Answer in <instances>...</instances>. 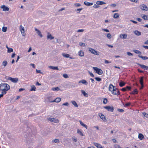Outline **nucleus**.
<instances>
[{"label": "nucleus", "instance_id": "nucleus-1", "mask_svg": "<svg viewBox=\"0 0 148 148\" xmlns=\"http://www.w3.org/2000/svg\"><path fill=\"white\" fill-rule=\"evenodd\" d=\"M10 89V86L7 84H0V90L2 91V92H6Z\"/></svg>", "mask_w": 148, "mask_h": 148}, {"label": "nucleus", "instance_id": "nucleus-2", "mask_svg": "<svg viewBox=\"0 0 148 148\" xmlns=\"http://www.w3.org/2000/svg\"><path fill=\"white\" fill-rule=\"evenodd\" d=\"M109 89L110 91L114 92V91L116 92H120L119 89L116 88L112 84H110L109 86Z\"/></svg>", "mask_w": 148, "mask_h": 148}, {"label": "nucleus", "instance_id": "nucleus-3", "mask_svg": "<svg viewBox=\"0 0 148 148\" xmlns=\"http://www.w3.org/2000/svg\"><path fill=\"white\" fill-rule=\"evenodd\" d=\"M93 68L94 70L96 71V73L99 75H101L103 73V71L101 69H99L97 67H93Z\"/></svg>", "mask_w": 148, "mask_h": 148}, {"label": "nucleus", "instance_id": "nucleus-4", "mask_svg": "<svg viewBox=\"0 0 148 148\" xmlns=\"http://www.w3.org/2000/svg\"><path fill=\"white\" fill-rule=\"evenodd\" d=\"M88 49V51L89 52L91 53H92L95 55H99V54H98V52L94 49L91 48H89Z\"/></svg>", "mask_w": 148, "mask_h": 148}, {"label": "nucleus", "instance_id": "nucleus-5", "mask_svg": "<svg viewBox=\"0 0 148 148\" xmlns=\"http://www.w3.org/2000/svg\"><path fill=\"white\" fill-rule=\"evenodd\" d=\"M104 108L107 110L109 111L113 112L114 111V107L110 106H104Z\"/></svg>", "mask_w": 148, "mask_h": 148}, {"label": "nucleus", "instance_id": "nucleus-6", "mask_svg": "<svg viewBox=\"0 0 148 148\" xmlns=\"http://www.w3.org/2000/svg\"><path fill=\"white\" fill-rule=\"evenodd\" d=\"M131 87L130 86H127L126 87H124L121 89V90L123 92H125L126 91H129L130 90Z\"/></svg>", "mask_w": 148, "mask_h": 148}, {"label": "nucleus", "instance_id": "nucleus-7", "mask_svg": "<svg viewBox=\"0 0 148 148\" xmlns=\"http://www.w3.org/2000/svg\"><path fill=\"white\" fill-rule=\"evenodd\" d=\"M99 115L101 119L104 122L106 121L107 119L105 116L103 115L102 114L100 113L99 114Z\"/></svg>", "mask_w": 148, "mask_h": 148}, {"label": "nucleus", "instance_id": "nucleus-8", "mask_svg": "<svg viewBox=\"0 0 148 148\" xmlns=\"http://www.w3.org/2000/svg\"><path fill=\"white\" fill-rule=\"evenodd\" d=\"M140 7L142 10L147 11L148 10V8L144 4H142L140 5Z\"/></svg>", "mask_w": 148, "mask_h": 148}, {"label": "nucleus", "instance_id": "nucleus-9", "mask_svg": "<svg viewBox=\"0 0 148 148\" xmlns=\"http://www.w3.org/2000/svg\"><path fill=\"white\" fill-rule=\"evenodd\" d=\"M61 101V99L60 97H57L56 99L52 101H50L49 102L51 103L52 102H56L58 103Z\"/></svg>", "mask_w": 148, "mask_h": 148}, {"label": "nucleus", "instance_id": "nucleus-10", "mask_svg": "<svg viewBox=\"0 0 148 148\" xmlns=\"http://www.w3.org/2000/svg\"><path fill=\"white\" fill-rule=\"evenodd\" d=\"M48 120L49 121L56 123H58L59 122L58 119H56L54 118H49Z\"/></svg>", "mask_w": 148, "mask_h": 148}, {"label": "nucleus", "instance_id": "nucleus-11", "mask_svg": "<svg viewBox=\"0 0 148 148\" xmlns=\"http://www.w3.org/2000/svg\"><path fill=\"white\" fill-rule=\"evenodd\" d=\"M9 79L12 82L14 83L17 82L18 80V79L17 78H12L10 77Z\"/></svg>", "mask_w": 148, "mask_h": 148}, {"label": "nucleus", "instance_id": "nucleus-12", "mask_svg": "<svg viewBox=\"0 0 148 148\" xmlns=\"http://www.w3.org/2000/svg\"><path fill=\"white\" fill-rule=\"evenodd\" d=\"M62 55L65 58H70L71 59H75V58H73L72 57H69V55L68 54H66L65 53H62Z\"/></svg>", "mask_w": 148, "mask_h": 148}, {"label": "nucleus", "instance_id": "nucleus-13", "mask_svg": "<svg viewBox=\"0 0 148 148\" xmlns=\"http://www.w3.org/2000/svg\"><path fill=\"white\" fill-rule=\"evenodd\" d=\"M138 65L144 70H148V66H147L139 64H138Z\"/></svg>", "mask_w": 148, "mask_h": 148}, {"label": "nucleus", "instance_id": "nucleus-14", "mask_svg": "<svg viewBox=\"0 0 148 148\" xmlns=\"http://www.w3.org/2000/svg\"><path fill=\"white\" fill-rule=\"evenodd\" d=\"M15 97H14L12 98L11 100L10 101V102L11 103H14V102L15 101L18 99L19 98H20V97L19 96H16L15 99H14Z\"/></svg>", "mask_w": 148, "mask_h": 148}, {"label": "nucleus", "instance_id": "nucleus-15", "mask_svg": "<svg viewBox=\"0 0 148 148\" xmlns=\"http://www.w3.org/2000/svg\"><path fill=\"white\" fill-rule=\"evenodd\" d=\"M1 8L3 9V11H8L9 9L8 7L5 6V5H3L1 7Z\"/></svg>", "mask_w": 148, "mask_h": 148}, {"label": "nucleus", "instance_id": "nucleus-16", "mask_svg": "<svg viewBox=\"0 0 148 148\" xmlns=\"http://www.w3.org/2000/svg\"><path fill=\"white\" fill-rule=\"evenodd\" d=\"M94 145L98 148H104L103 146H101L100 144L97 143H94Z\"/></svg>", "mask_w": 148, "mask_h": 148}, {"label": "nucleus", "instance_id": "nucleus-17", "mask_svg": "<svg viewBox=\"0 0 148 148\" xmlns=\"http://www.w3.org/2000/svg\"><path fill=\"white\" fill-rule=\"evenodd\" d=\"M120 37L121 38L123 39H126L127 37V34H121L120 35Z\"/></svg>", "mask_w": 148, "mask_h": 148}, {"label": "nucleus", "instance_id": "nucleus-18", "mask_svg": "<svg viewBox=\"0 0 148 148\" xmlns=\"http://www.w3.org/2000/svg\"><path fill=\"white\" fill-rule=\"evenodd\" d=\"M96 3L97 5H101L105 4H106V3L103 1H98L96 2Z\"/></svg>", "mask_w": 148, "mask_h": 148}, {"label": "nucleus", "instance_id": "nucleus-19", "mask_svg": "<svg viewBox=\"0 0 148 148\" xmlns=\"http://www.w3.org/2000/svg\"><path fill=\"white\" fill-rule=\"evenodd\" d=\"M84 3L85 5L88 6L92 5L93 4L92 3H90L86 1H84Z\"/></svg>", "mask_w": 148, "mask_h": 148}, {"label": "nucleus", "instance_id": "nucleus-20", "mask_svg": "<svg viewBox=\"0 0 148 148\" xmlns=\"http://www.w3.org/2000/svg\"><path fill=\"white\" fill-rule=\"evenodd\" d=\"M143 77H141L140 78L139 82L140 84L141 85L142 87L143 86Z\"/></svg>", "mask_w": 148, "mask_h": 148}, {"label": "nucleus", "instance_id": "nucleus-21", "mask_svg": "<svg viewBox=\"0 0 148 148\" xmlns=\"http://www.w3.org/2000/svg\"><path fill=\"white\" fill-rule=\"evenodd\" d=\"M80 83H82L83 84H84L86 85H87L88 84V82H87L84 79H82L79 82Z\"/></svg>", "mask_w": 148, "mask_h": 148}, {"label": "nucleus", "instance_id": "nucleus-22", "mask_svg": "<svg viewBox=\"0 0 148 148\" xmlns=\"http://www.w3.org/2000/svg\"><path fill=\"white\" fill-rule=\"evenodd\" d=\"M138 138L140 140H143L144 138V136L141 134H139L138 136Z\"/></svg>", "mask_w": 148, "mask_h": 148}, {"label": "nucleus", "instance_id": "nucleus-23", "mask_svg": "<svg viewBox=\"0 0 148 148\" xmlns=\"http://www.w3.org/2000/svg\"><path fill=\"white\" fill-rule=\"evenodd\" d=\"M35 31H37V33L38 34V35L39 36H40L41 37H42V34H41V32L39 30L37 29L36 28H35Z\"/></svg>", "mask_w": 148, "mask_h": 148}, {"label": "nucleus", "instance_id": "nucleus-24", "mask_svg": "<svg viewBox=\"0 0 148 148\" xmlns=\"http://www.w3.org/2000/svg\"><path fill=\"white\" fill-rule=\"evenodd\" d=\"M79 55L81 57L83 56H84V51L82 50L78 52Z\"/></svg>", "mask_w": 148, "mask_h": 148}, {"label": "nucleus", "instance_id": "nucleus-25", "mask_svg": "<svg viewBox=\"0 0 148 148\" xmlns=\"http://www.w3.org/2000/svg\"><path fill=\"white\" fill-rule=\"evenodd\" d=\"M49 68L53 70H58V66H49Z\"/></svg>", "mask_w": 148, "mask_h": 148}, {"label": "nucleus", "instance_id": "nucleus-26", "mask_svg": "<svg viewBox=\"0 0 148 148\" xmlns=\"http://www.w3.org/2000/svg\"><path fill=\"white\" fill-rule=\"evenodd\" d=\"M80 124L83 127H85L86 129H87V126L85 124L83 123L81 121H79Z\"/></svg>", "mask_w": 148, "mask_h": 148}, {"label": "nucleus", "instance_id": "nucleus-27", "mask_svg": "<svg viewBox=\"0 0 148 148\" xmlns=\"http://www.w3.org/2000/svg\"><path fill=\"white\" fill-rule=\"evenodd\" d=\"M125 83L123 81H121L120 82L119 84V86L121 87H122L123 86L125 85Z\"/></svg>", "mask_w": 148, "mask_h": 148}, {"label": "nucleus", "instance_id": "nucleus-28", "mask_svg": "<svg viewBox=\"0 0 148 148\" xmlns=\"http://www.w3.org/2000/svg\"><path fill=\"white\" fill-rule=\"evenodd\" d=\"M134 33L135 34L138 36H140L141 35V33L138 30L135 31L134 32Z\"/></svg>", "mask_w": 148, "mask_h": 148}, {"label": "nucleus", "instance_id": "nucleus-29", "mask_svg": "<svg viewBox=\"0 0 148 148\" xmlns=\"http://www.w3.org/2000/svg\"><path fill=\"white\" fill-rule=\"evenodd\" d=\"M133 52L137 54L138 55H141V52L138 50H134L133 51Z\"/></svg>", "mask_w": 148, "mask_h": 148}, {"label": "nucleus", "instance_id": "nucleus-30", "mask_svg": "<svg viewBox=\"0 0 148 148\" xmlns=\"http://www.w3.org/2000/svg\"><path fill=\"white\" fill-rule=\"evenodd\" d=\"M74 105V106L76 107H77L78 106V105L77 104L76 102L74 101H72L71 102Z\"/></svg>", "mask_w": 148, "mask_h": 148}, {"label": "nucleus", "instance_id": "nucleus-31", "mask_svg": "<svg viewBox=\"0 0 148 148\" xmlns=\"http://www.w3.org/2000/svg\"><path fill=\"white\" fill-rule=\"evenodd\" d=\"M142 18L145 20H148V16L145 15H144L143 16H142Z\"/></svg>", "mask_w": 148, "mask_h": 148}, {"label": "nucleus", "instance_id": "nucleus-32", "mask_svg": "<svg viewBox=\"0 0 148 148\" xmlns=\"http://www.w3.org/2000/svg\"><path fill=\"white\" fill-rule=\"evenodd\" d=\"M139 57L141 58L143 60H145L148 59V57L147 56H138Z\"/></svg>", "mask_w": 148, "mask_h": 148}, {"label": "nucleus", "instance_id": "nucleus-33", "mask_svg": "<svg viewBox=\"0 0 148 148\" xmlns=\"http://www.w3.org/2000/svg\"><path fill=\"white\" fill-rule=\"evenodd\" d=\"M113 17L115 18H118L119 17V14L117 13H116L114 14Z\"/></svg>", "mask_w": 148, "mask_h": 148}, {"label": "nucleus", "instance_id": "nucleus-34", "mask_svg": "<svg viewBox=\"0 0 148 148\" xmlns=\"http://www.w3.org/2000/svg\"><path fill=\"white\" fill-rule=\"evenodd\" d=\"M7 64L8 62L6 60H4L2 62V65L4 67L5 66L7 65Z\"/></svg>", "mask_w": 148, "mask_h": 148}, {"label": "nucleus", "instance_id": "nucleus-35", "mask_svg": "<svg viewBox=\"0 0 148 148\" xmlns=\"http://www.w3.org/2000/svg\"><path fill=\"white\" fill-rule=\"evenodd\" d=\"M47 38L48 39H50L51 40L54 38V37H53L51 34L48 35L47 36Z\"/></svg>", "mask_w": 148, "mask_h": 148}, {"label": "nucleus", "instance_id": "nucleus-36", "mask_svg": "<svg viewBox=\"0 0 148 148\" xmlns=\"http://www.w3.org/2000/svg\"><path fill=\"white\" fill-rule=\"evenodd\" d=\"M36 90V88L34 85H32L31 86V88L30 89V91H35Z\"/></svg>", "mask_w": 148, "mask_h": 148}, {"label": "nucleus", "instance_id": "nucleus-37", "mask_svg": "<svg viewBox=\"0 0 148 148\" xmlns=\"http://www.w3.org/2000/svg\"><path fill=\"white\" fill-rule=\"evenodd\" d=\"M60 89V88L58 87H56L55 88H53L52 90L53 91H57Z\"/></svg>", "mask_w": 148, "mask_h": 148}, {"label": "nucleus", "instance_id": "nucleus-38", "mask_svg": "<svg viewBox=\"0 0 148 148\" xmlns=\"http://www.w3.org/2000/svg\"><path fill=\"white\" fill-rule=\"evenodd\" d=\"M77 133L79 134L81 136H83L84 134H83L82 133V132L79 130V129L77 130Z\"/></svg>", "mask_w": 148, "mask_h": 148}, {"label": "nucleus", "instance_id": "nucleus-39", "mask_svg": "<svg viewBox=\"0 0 148 148\" xmlns=\"http://www.w3.org/2000/svg\"><path fill=\"white\" fill-rule=\"evenodd\" d=\"M13 51V49L12 48H8V53H10Z\"/></svg>", "mask_w": 148, "mask_h": 148}, {"label": "nucleus", "instance_id": "nucleus-40", "mask_svg": "<svg viewBox=\"0 0 148 148\" xmlns=\"http://www.w3.org/2000/svg\"><path fill=\"white\" fill-rule=\"evenodd\" d=\"M95 79L97 81L100 82L101 80V79L100 78L98 77H95Z\"/></svg>", "mask_w": 148, "mask_h": 148}, {"label": "nucleus", "instance_id": "nucleus-41", "mask_svg": "<svg viewBox=\"0 0 148 148\" xmlns=\"http://www.w3.org/2000/svg\"><path fill=\"white\" fill-rule=\"evenodd\" d=\"M107 102V99L106 98H104L103 100V103L104 104H106Z\"/></svg>", "mask_w": 148, "mask_h": 148}, {"label": "nucleus", "instance_id": "nucleus-42", "mask_svg": "<svg viewBox=\"0 0 148 148\" xmlns=\"http://www.w3.org/2000/svg\"><path fill=\"white\" fill-rule=\"evenodd\" d=\"M7 27H3L2 28V31L3 32H5L7 31Z\"/></svg>", "mask_w": 148, "mask_h": 148}, {"label": "nucleus", "instance_id": "nucleus-43", "mask_svg": "<svg viewBox=\"0 0 148 148\" xmlns=\"http://www.w3.org/2000/svg\"><path fill=\"white\" fill-rule=\"evenodd\" d=\"M143 114L145 117L148 118V114H147L144 112L143 113Z\"/></svg>", "mask_w": 148, "mask_h": 148}, {"label": "nucleus", "instance_id": "nucleus-44", "mask_svg": "<svg viewBox=\"0 0 148 148\" xmlns=\"http://www.w3.org/2000/svg\"><path fill=\"white\" fill-rule=\"evenodd\" d=\"M117 110L120 112H123L124 111V110L123 109H118Z\"/></svg>", "mask_w": 148, "mask_h": 148}, {"label": "nucleus", "instance_id": "nucleus-45", "mask_svg": "<svg viewBox=\"0 0 148 148\" xmlns=\"http://www.w3.org/2000/svg\"><path fill=\"white\" fill-rule=\"evenodd\" d=\"M107 37L109 39H110L111 37V36L110 33H108L107 35Z\"/></svg>", "mask_w": 148, "mask_h": 148}, {"label": "nucleus", "instance_id": "nucleus-46", "mask_svg": "<svg viewBox=\"0 0 148 148\" xmlns=\"http://www.w3.org/2000/svg\"><path fill=\"white\" fill-rule=\"evenodd\" d=\"M74 5L76 7H79L81 6V4L79 3H75Z\"/></svg>", "mask_w": 148, "mask_h": 148}, {"label": "nucleus", "instance_id": "nucleus-47", "mask_svg": "<svg viewBox=\"0 0 148 148\" xmlns=\"http://www.w3.org/2000/svg\"><path fill=\"white\" fill-rule=\"evenodd\" d=\"M115 148H121V146L118 145H116L114 146Z\"/></svg>", "mask_w": 148, "mask_h": 148}, {"label": "nucleus", "instance_id": "nucleus-48", "mask_svg": "<svg viewBox=\"0 0 148 148\" xmlns=\"http://www.w3.org/2000/svg\"><path fill=\"white\" fill-rule=\"evenodd\" d=\"M79 45L80 46H84H84H85V43H82V42H80L79 43Z\"/></svg>", "mask_w": 148, "mask_h": 148}, {"label": "nucleus", "instance_id": "nucleus-49", "mask_svg": "<svg viewBox=\"0 0 148 148\" xmlns=\"http://www.w3.org/2000/svg\"><path fill=\"white\" fill-rule=\"evenodd\" d=\"M69 105V103L68 102H66L62 104V106H68Z\"/></svg>", "mask_w": 148, "mask_h": 148}, {"label": "nucleus", "instance_id": "nucleus-50", "mask_svg": "<svg viewBox=\"0 0 148 148\" xmlns=\"http://www.w3.org/2000/svg\"><path fill=\"white\" fill-rule=\"evenodd\" d=\"M104 62H105V63H106V64H108V63H111V61H108L106 60H105Z\"/></svg>", "mask_w": 148, "mask_h": 148}, {"label": "nucleus", "instance_id": "nucleus-51", "mask_svg": "<svg viewBox=\"0 0 148 148\" xmlns=\"http://www.w3.org/2000/svg\"><path fill=\"white\" fill-rule=\"evenodd\" d=\"M63 77L65 78H67L68 77V75L67 74H64L63 75Z\"/></svg>", "mask_w": 148, "mask_h": 148}, {"label": "nucleus", "instance_id": "nucleus-52", "mask_svg": "<svg viewBox=\"0 0 148 148\" xmlns=\"http://www.w3.org/2000/svg\"><path fill=\"white\" fill-rule=\"evenodd\" d=\"M54 141V142L56 143H58L59 142V140L58 139H55Z\"/></svg>", "mask_w": 148, "mask_h": 148}, {"label": "nucleus", "instance_id": "nucleus-53", "mask_svg": "<svg viewBox=\"0 0 148 148\" xmlns=\"http://www.w3.org/2000/svg\"><path fill=\"white\" fill-rule=\"evenodd\" d=\"M89 74H90V75L93 77H94V74L91 72H89Z\"/></svg>", "mask_w": 148, "mask_h": 148}, {"label": "nucleus", "instance_id": "nucleus-54", "mask_svg": "<svg viewBox=\"0 0 148 148\" xmlns=\"http://www.w3.org/2000/svg\"><path fill=\"white\" fill-rule=\"evenodd\" d=\"M127 54L129 56H132L133 55V54L130 52H127Z\"/></svg>", "mask_w": 148, "mask_h": 148}, {"label": "nucleus", "instance_id": "nucleus-55", "mask_svg": "<svg viewBox=\"0 0 148 148\" xmlns=\"http://www.w3.org/2000/svg\"><path fill=\"white\" fill-rule=\"evenodd\" d=\"M83 95L85 97H87L88 95V93H82Z\"/></svg>", "mask_w": 148, "mask_h": 148}, {"label": "nucleus", "instance_id": "nucleus-56", "mask_svg": "<svg viewBox=\"0 0 148 148\" xmlns=\"http://www.w3.org/2000/svg\"><path fill=\"white\" fill-rule=\"evenodd\" d=\"M130 103H127L125 104V106L128 107L130 106Z\"/></svg>", "mask_w": 148, "mask_h": 148}, {"label": "nucleus", "instance_id": "nucleus-57", "mask_svg": "<svg viewBox=\"0 0 148 148\" xmlns=\"http://www.w3.org/2000/svg\"><path fill=\"white\" fill-rule=\"evenodd\" d=\"M21 34H22V35H23V36H25V32L24 31H21Z\"/></svg>", "mask_w": 148, "mask_h": 148}, {"label": "nucleus", "instance_id": "nucleus-58", "mask_svg": "<svg viewBox=\"0 0 148 148\" xmlns=\"http://www.w3.org/2000/svg\"><path fill=\"white\" fill-rule=\"evenodd\" d=\"M20 30L21 31H24V29L23 27H21V28L20 29Z\"/></svg>", "mask_w": 148, "mask_h": 148}, {"label": "nucleus", "instance_id": "nucleus-59", "mask_svg": "<svg viewBox=\"0 0 148 148\" xmlns=\"http://www.w3.org/2000/svg\"><path fill=\"white\" fill-rule=\"evenodd\" d=\"M84 31V30L83 29H78L77 31L78 32H82Z\"/></svg>", "mask_w": 148, "mask_h": 148}, {"label": "nucleus", "instance_id": "nucleus-60", "mask_svg": "<svg viewBox=\"0 0 148 148\" xmlns=\"http://www.w3.org/2000/svg\"><path fill=\"white\" fill-rule=\"evenodd\" d=\"M82 8H79V9H77V11H79V12H77V13H79L80 12V11L81 10H82Z\"/></svg>", "mask_w": 148, "mask_h": 148}, {"label": "nucleus", "instance_id": "nucleus-61", "mask_svg": "<svg viewBox=\"0 0 148 148\" xmlns=\"http://www.w3.org/2000/svg\"><path fill=\"white\" fill-rule=\"evenodd\" d=\"M103 30L106 32H109V30L107 29H103Z\"/></svg>", "mask_w": 148, "mask_h": 148}, {"label": "nucleus", "instance_id": "nucleus-62", "mask_svg": "<svg viewBox=\"0 0 148 148\" xmlns=\"http://www.w3.org/2000/svg\"><path fill=\"white\" fill-rule=\"evenodd\" d=\"M143 47L145 49H148V46H144L143 45Z\"/></svg>", "mask_w": 148, "mask_h": 148}, {"label": "nucleus", "instance_id": "nucleus-63", "mask_svg": "<svg viewBox=\"0 0 148 148\" xmlns=\"http://www.w3.org/2000/svg\"><path fill=\"white\" fill-rule=\"evenodd\" d=\"M136 19L139 22H141L142 21L141 19L140 18H137Z\"/></svg>", "mask_w": 148, "mask_h": 148}, {"label": "nucleus", "instance_id": "nucleus-64", "mask_svg": "<svg viewBox=\"0 0 148 148\" xmlns=\"http://www.w3.org/2000/svg\"><path fill=\"white\" fill-rule=\"evenodd\" d=\"M138 72L140 73H143L144 72L143 71L139 69H138Z\"/></svg>", "mask_w": 148, "mask_h": 148}]
</instances>
